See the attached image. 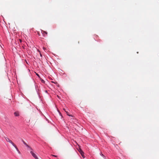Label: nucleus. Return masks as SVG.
<instances>
[{"label": "nucleus", "instance_id": "f257e3e1", "mask_svg": "<svg viewBox=\"0 0 159 159\" xmlns=\"http://www.w3.org/2000/svg\"><path fill=\"white\" fill-rule=\"evenodd\" d=\"M5 139L7 142L11 144L13 146H15V144L9 139L7 137H5Z\"/></svg>", "mask_w": 159, "mask_h": 159}, {"label": "nucleus", "instance_id": "f03ea898", "mask_svg": "<svg viewBox=\"0 0 159 159\" xmlns=\"http://www.w3.org/2000/svg\"><path fill=\"white\" fill-rule=\"evenodd\" d=\"M30 153L31 154L32 156L35 159H39L36 155L32 151H31L30 152Z\"/></svg>", "mask_w": 159, "mask_h": 159}, {"label": "nucleus", "instance_id": "7ed1b4c3", "mask_svg": "<svg viewBox=\"0 0 159 159\" xmlns=\"http://www.w3.org/2000/svg\"><path fill=\"white\" fill-rule=\"evenodd\" d=\"M79 151L80 152L81 156H82V157L84 158V153L82 151V150L81 149H80Z\"/></svg>", "mask_w": 159, "mask_h": 159}, {"label": "nucleus", "instance_id": "20e7f679", "mask_svg": "<svg viewBox=\"0 0 159 159\" xmlns=\"http://www.w3.org/2000/svg\"><path fill=\"white\" fill-rule=\"evenodd\" d=\"M13 146L16 149V150L18 152V153L19 154H20V151H19V150H18V148H17L16 147V145H15V146Z\"/></svg>", "mask_w": 159, "mask_h": 159}, {"label": "nucleus", "instance_id": "39448f33", "mask_svg": "<svg viewBox=\"0 0 159 159\" xmlns=\"http://www.w3.org/2000/svg\"><path fill=\"white\" fill-rule=\"evenodd\" d=\"M14 115L16 116H19V113L17 112H16L14 113Z\"/></svg>", "mask_w": 159, "mask_h": 159}, {"label": "nucleus", "instance_id": "423d86ee", "mask_svg": "<svg viewBox=\"0 0 159 159\" xmlns=\"http://www.w3.org/2000/svg\"><path fill=\"white\" fill-rule=\"evenodd\" d=\"M42 33L43 34V35L44 36H45V35H44V33H45V34H47L48 33L47 32L45 31H43V30H42Z\"/></svg>", "mask_w": 159, "mask_h": 159}, {"label": "nucleus", "instance_id": "0eeeda50", "mask_svg": "<svg viewBox=\"0 0 159 159\" xmlns=\"http://www.w3.org/2000/svg\"><path fill=\"white\" fill-rule=\"evenodd\" d=\"M22 141L25 145H26L27 147H29V146L28 144H27L23 140H22Z\"/></svg>", "mask_w": 159, "mask_h": 159}, {"label": "nucleus", "instance_id": "6e6552de", "mask_svg": "<svg viewBox=\"0 0 159 159\" xmlns=\"http://www.w3.org/2000/svg\"><path fill=\"white\" fill-rule=\"evenodd\" d=\"M65 112H66V113L67 115L69 116H72L71 115H70L69 114V112L67 111H65Z\"/></svg>", "mask_w": 159, "mask_h": 159}, {"label": "nucleus", "instance_id": "1a4fd4ad", "mask_svg": "<svg viewBox=\"0 0 159 159\" xmlns=\"http://www.w3.org/2000/svg\"><path fill=\"white\" fill-rule=\"evenodd\" d=\"M51 156H53V157H57V156L55 155H51Z\"/></svg>", "mask_w": 159, "mask_h": 159}, {"label": "nucleus", "instance_id": "9d476101", "mask_svg": "<svg viewBox=\"0 0 159 159\" xmlns=\"http://www.w3.org/2000/svg\"><path fill=\"white\" fill-rule=\"evenodd\" d=\"M40 56H41V57H42V54L41 53H40Z\"/></svg>", "mask_w": 159, "mask_h": 159}, {"label": "nucleus", "instance_id": "9b49d317", "mask_svg": "<svg viewBox=\"0 0 159 159\" xmlns=\"http://www.w3.org/2000/svg\"><path fill=\"white\" fill-rule=\"evenodd\" d=\"M42 81L43 82V83H44V81L43 80H42Z\"/></svg>", "mask_w": 159, "mask_h": 159}, {"label": "nucleus", "instance_id": "f8f14e48", "mask_svg": "<svg viewBox=\"0 0 159 159\" xmlns=\"http://www.w3.org/2000/svg\"><path fill=\"white\" fill-rule=\"evenodd\" d=\"M63 110H64L65 111H66V110L65 109H64V108H63Z\"/></svg>", "mask_w": 159, "mask_h": 159}, {"label": "nucleus", "instance_id": "ddd939ff", "mask_svg": "<svg viewBox=\"0 0 159 159\" xmlns=\"http://www.w3.org/2000/svg\"><path fill=\"white\" fill-rule=\"evenodd\" d=\"M63 110H64L65 111H66V110L65 109H64V108H63Z\"/></svg>", "mask_w": 159, "mask_h": 159}, {"label": "nucleus", "instance_id": "4468645a", "mask_svg": "<svg viewBox=\"0 0 159 159\" xmlns=\"http://www.w3.org/2000/svg\"><path fill=\"white\" fill-rule=\"evenodd\" d=\"M63 110H64L65 111H66V110L65 109H64V108H63Z\"/></svg>", "mask_w": 159, "mask_h": 159}, {"label": "nucleus", "instance_id": "2eb2a0df", "mask_svg": "<svg viewBox=\"0 0 159 159\" xmlns=\"http://www.w3.org/2000/svg\"><path fill=\"white\" fill-rule=\"evenodd\" d=\"M20 42H21V40L20 39Z\"/></svg>", "mask_w": 159, "mask_h": 159}, {"label": "nucleus", "instance_id": "dca6fc26", "mask_svg": "<svg viewBox=\"0 0 159 159\" xmlns=\"http://www.w3.org/2000/svg\"><path fill=\"white\" fill-rule=\"evenodd\" d=\"M43 49L44 50H45V48H44V47L43 48Z\"/></svg>", "mask_w": 159, "mask_h": 159}, {"label": "nucleus", "instance_id": "f3484780", "mask_svg": "<svg viewBox=\"0 0 159 159\" xmlns=\"http://www.w3.org/2000/svg\"><path fill=\"white\" fill-rule=\"evenodd\" d=\"M38 35H39V33H38Z\"/></svg>", "mask_w": 159, "mask_h": 159}]
</instances>
